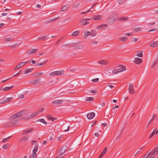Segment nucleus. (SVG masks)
Returning a JSON list of instances; mask_svg holds the SVG:
<instances>
[{
  "label": "nucleus",
  "instance_id": "f257e3e1",
  "mask_svg": "<svg viewBox=\"0 0 158 158\" xmlns=\"http://www.w3.org/2000/svg\"><path fill=\"white\" fill-rule=\"evenodd\" d=\"M64 73V70H60L58 71H56L52 73L50 75H60L63 74Z\"/></svg>",
  "mask_w": 158,
  "mask_h": 158
},
{
  "label": "nucleus",
  "instance_id": "f03ea898",
  "mask_svg": "<svg viewBox=\"0 0 158 158\" xmlns=\"http://www.w3.org/2000/svg\"><path fill=\"white\" fill-rule=\"evenodd\" d=\"M118 16L117 14L114 12H113L109 17V19L112 20L114 21H116L118 19Z\"/></svg>",
  "mask_w": 158,
  "mask_h": 158
},
{
  "label": "nucleus",
  "instance_id": "7ed1b4c3",
  "mask_svg": "<svg viewBox=\"0 0 158 158\" xmlns=\"http://www.w3.org/2000/svg\"><path fill=\"white\" fill-rule=\"evenodd\" d=\"M91 19L88 18L83 19L80 21V23L82 25H86L90 23V22H87V21Z\"/></svg>",
  "mask_w": 158,
  "mask_h": 158
},
{
  "label": "nucleus",
  "instance_id": "20e7f679",
  "mask_svg": "<svg viewBox=\"0 0 158 158\" xmlns=\"http://www.w3.org/2000/svg\"><path fill=\"white\" fill-rule=\"evenodd\" d=\"M40 78H37L33 79L32 81L30 82V83L31 84H39L40 82Z\"/></svg>",
  "mask_w": 158,
  "mask_h": 158
},
{
  "label": "nucleus",
  "instance_id": "39448f33",
  "mask_svg": "<svg viewBox=\"0 0 158 158\" xmlns=\"http://www.w3.org/2000/svg\"><path fill=\"white\" fill-rule=\"evenodd\" d=\"M95 116V114L94 112L90 113L87 115L88 118L89 119H93Z\"/></svg>",
  "mask_w": 158,
  "mask_h": 158
},
{
  "label": "nucleus",
  "instance_id": "423d86ee",
  "mask_svg": "<svg viewBox=\"0 0 158 158\" xmlns=\"http://www.w3.org/2000/svg\"><path fill=\"white\" fill-rule=\"evenodd\" d=\"M98 62L101 64L105 65L108 64L109 61L108 60H100Z\"/></svg>",
  "mask_w": 158,
  "mask_h": 158
},
{
  "label": "nucleus",
  "instance_id": "0eeeda50",
  "mask_svg": "<svg viewBox=\"0 0 158 158\" xmlns=\"http://www.w3.org/2000/svg\"><path fill=\"white\" fill-rule=\"evenodd\" d=\"M107 147H106L102 151L100 155L98 157V158H102L105 155L107 152Z\"/></svg>",
  "mask_w": 158,
  "mask_h": 158
},
{
  "label": "nucleus",
  "instance_id": "6e6552de",
  "mask_svg": "<svg viewBox=\"0 0 158 158\" xmlns=\"http://www.w3.org/2000/svg\"><path fill=\"white\" fill-rule=\"evenodd\" d=\"M117 67L119 68L118 69L120 72H123L126 69V67L123 65H119Z\"/></svg>",
  "mask_w": 158,
  "mask_h": 158
},
{
  "label": "nucleus",
  "instance_id": "1a4fd4ad",
  "mask_svg": "<svg viewBox=\"0 0 158 158\" xmlns=\"http://www.w3.org/2000/svg\"><path fill=\"white\" fill-rule=\"evenodd\" d=\"M67 149V147L66 146H65L62 147L60 149L59 153H64Z\"/></svg>",
  "mask_w": 158,
  "mask_h": 158
},
{
  "label": "nucleus",
  "instance_id": "9d476101",
  "mask_svg": "<svg viewBox=\"0 0 158 158\" xmlns=\"http://www.w3.org/2000/svg\"><path fill=\"white\" fill-rule=\"evenodd\" d=\"M158 45V42L157 41H152L150 44L149 45V46L150 47H156Z\"/></svg>",
  "mask_w": 158,
  "mask_h": 158
},
{
  "label": "nucleus",
  "instance_id": "9b49d317",
  "mask_svg": "<svg viewBox=\"0 0 158 158\" xmlns=\"http://www.w3.org/2000/svg\"><path fill=\"white\" fill-rule=\"evenodd\" d=\"M94 19L95 20H100L102 19V16L100 15H94Z\"/></svg>",
  "mask_w": 158,
  "mask_h": 158
},
{
  "label": "nucleus",
  "instance_id": "f8f14e48",
  "mask_svg": "<svg viewBox=\"0 0 158 158\" xmlns=\"http://www.w3.org/2000/svg\"><path fill=\"white\" fill-rule=\"evenodd\" d=\"M33 130V128H30L28 129L26 131H24L22 133L23 135L26 134L27 133L31 132V131H32Z\"/></svg>",
  "mask_w": 158,
  "mask_h": 158
},
{
  "label": "nucleus",
  "instance_id": "ddd939ff",
  "mask_svg": "<svg viewBox=\"0 0 158 158\" xmlns=\"http://www.w3.org/2000/svg\"><path fill=\"white\" fill-rule=\"evenodd\" d=\"M63 102V100H56L54 101L53 102V103L55 104H60L62 103Z\"/></svg>",
  "mask_w": 158,
  "mask_h": 158
},
{
  "label": "nucleus",
  "instance_id": "4468645a",
  "mask_svg": "<svg viewBox=\"0 0 158 158\" xmlns=\"http://www.w3.org/2000/svg\"><path fill=\"white\" fill-rule=\"evenodd\" d=\"M38 50V49H33L29 50L28 53L29 54H33L37 52Z\"/></svg>",
  "mask_w": 158,
  "mask_h": 158
},
{
  "label": "nucleus",
  "instance_id": "2eb2a0df",
  "mask_svg": "<svg viewBox=\"0 0 158 158\" xmlns=\"http://www.w3.org/2000/svg\"><path fill=\"white\" fill-rule=\"evenodd\" d=\"M158 63V60H154L153 64L151 66V68L152 69L154 68L157 64Z\"/></svg>",
  "mask_w": 158,
  "mask_h": 158
},
{
  "label": "nucleus",
  "instance_id": "dca6fc26",
  "mask_svg": "<svg viewBox=\"0 0 158 158\" xmlns=\"http://www.w3.org/2000/svg\"><path fill=\"white\" fill-rule=\"evenodd\" d=\"M69 7V5H65L63 6L61 8V10L62 11H65L66 10L68 9Z\"/></svg>",
  "mask_w": 158,
  "mask_h": 158
},
{
  "label": "nucleus",
  "instance_id": "f3484780",
  "mask_svg": "<svg viewBox=\"0 0 158 158\" xmlns=\"http://www.w3.org/2000/svg\"><path fill=\"white\" fill-rule=\"evenodd\" d=\"M29 138L28 136H25L21 138L20 139V141L21 142H24L27 140Z\"/></svg>",
  "mask_w": 158,
  "mask_h": 158
},
{
  "label": "nucleus",
  "instance_id": "a211bd4d",
  "mask_svg": "<svg viewBox=\"0 0 158 158\" xmlns=\"http://www.w3.org/2000/svg\"><path fill=\"white\" fill-rule=\"evenodd\" d=\"M14 38L12 37H10L8 38H5L4 40L5 42H8L11 41L13 40Z\"/></svg>",
  "mask_w": 158,
  "mask_h": 158
},
{
  "label": "nucleus",
  "instance_id": "6ab92c4d",
  "mask_svg": "<svg viewBox=\"0 0 158 158\" xmlns=\"http://www.w3.org/2000/svg\"><path fill=\"white\" fill-rule=\"evenodd\" d=\"M33 69V68H31L26 69L24 73L27 74L31 72Z\"/></svg>",
  "mask_w": 158,
  "mask_h": 158
},
{
  "label": "nucleus",
  "instance_id": "aec40b11",
  "mask_svg": "<svg viewBox=\"0 0 158 158\" xmlns=\"http://www.w3.org/2000/svg\"><path fill=\"white\" fill-rule=\"evenodd\" d=\"M24 112V111H22L16 113V114H17V117H18L23 116V114Z\"/></svg>",
  "mask_w": 158,
  "mask_h": 158
},
{
  "label": "nucleus",
  "instance_id": "412c9836",
  "mask_svg": "<svg viewBox=\"0 0 158 158\" xmlns=\"http://www.w3.org/2000/svg\"><path fill=\"white\" fill-rule=\"evenodd\" d=\"M108 25L106 24H103L98 26L97 28H103L107 27Z\"/></svg>",
  "mask_w": 158,
  "mask_h": 158
},
{
  "label": "nucleus",
  "instance_id": "4be33fe9",
  "mask_svg": "<svg viewBox=\"0 0 158 158\" xmlns=\"http://www.w3.org/2000/svg\"><path fill=\"white\" fill-rule=\"evenodd\" d=\"M79 43H80V42L73 43H70V44H65V45L67 46L78 45L79 44Z\"/></svg>",
  "mask_w": 158,
  "mask_h": 158
},
{
  "label": "nucleus",
  "instance_id": "5701e85b",
  "mask_svg": "<svg viewBox=\"0 0 158 158\" xmlns=\"http://www.w3.org/2000/svg\"><path fill=\"white\" fill-rule=\"evenodd\" d=\"M80 33L79 31H76L73 32L72 34V35L73 36H76L79 34Z\"/></svg>",
  "mask_w": 158,
  "mask_h": 158
},
{
  "label": "nucleus",
  "instance_id": "b1692460",
  "mask_svg": "<svg viewBox=\"0 0 158 158\" xmlns=\"http://www.w3.org/2000/svg\"><path fill=\"white\" fill-rule=\"evenodd\" d=\"M39 114V112H34L31 114V118H34Z\"/></svg>",
  "mask_w": 158,
  "mask_h": 158
},
{
  "label": "nucleus",
  "instance_id": "393cba45",
  "mask_svg": "<svg viewBox=\"0 0 158 158\" xmlns=\"http://www.w3.org/2000/svg\"><path fill=\"white\" fill-rule=\"evenodd\" d=\"M38 148V146L37 145H35L34 149L33 150V152L36 153L37 151Z\"/></svg>",
  "mask_w": 158,
  "mask_h": 158
},
{
  "label": "nucleus",
  "instance_id": "a878e982",
  "mask_svg": "<svg viewBox=\"0 0 158 158\" xmlns=\"http://www.w3.org/2000/svg\"><path fill=\"white\" fill-rule=\"evenodd\" d=\"M29 61H26L25 62H22L19 64V65H20V67H21L23 66L24 65L26 64L27 63L29 62Z\"/></svg>",
  "mask_w": 158,
  "mask_h": 158
},
{
  "label": "nucleus",
  "instance_id": "bb28decb",
  "mask_svg": "<svg viewBox=\"0 0 158 158\" xmlns=\"http://www.w3.org/2000/svg\"><path fill=\"white\" fill-rule=\"evenodd\" d=\"M142 62V60H135L134 61V62L136 64H139L141 63Z\"/></svg>",
  "mask_w": 158,
  "mask_h": 158
},
{
  "label": "nucleus",
  "instance_id": "cd10ccee",
  "mask_svg": "<svg viewBox=\"0 0 158 158\" xmlns=\"http://www.w3.org/2000/svg\"><path fill=\"white\" fill-rule=\"evenodd\" d=\"M128 19L127 17H121L119 18L118 20H123L125 21L127 20Z\"/></svg>",
  "mask_w": 158,
  "mask_h": 158
},
{
  "label": "nucleus",
  "instance_id": "c85d7f7f",
  "mask_svg": "<svg viewBox=\"0 0 158 158\" xmlns=\"http://www.w3.org/2000/svg\"><path fill=\"white\" fill-rule=\"evenodd\" d=\"M91 35L93 36H95L96 35V31L95 30H92L91 31Z\"/></svg>",
  "mask_w": 158,
  "mask_h": 158
},
{
  "label": "nucleus",
  "instance_id": "c756f323",
  "mask_svg": "<svg viewBox=\"0 0 158 158\" xmlns=\"http://www.w3.org/2000/svg\"><path fill=\"white\" fill-rule=\"evenodd\" d=\"M9 98H5L3 101H2L0 103V104H2L4 103H5L6 102H9Z\"/></svg>",
  "mask_w": 158,
  "mask_h": 158
},
{
  "label": "nucleus",
  "instance_id": "7c9ffc66",
  "mask_svg": "<svg viewBox=\"0 0 158 158\" xmlns=\"http://www.w3.org/2000/svg\"><path fill=\"white\" fill-rule=\"evenodd\" d=\"M39 121L40 122L43 123L44 124H47V122L44 120V119L43 118H41L39 119L38 120H37V121Z\"/></svg>",
  "mask_w": 158,
  "mask_h": 158
},
{
  "label": "nucleus",
  "instance_id": "2f4dec72",
  "mask_svg": "<svg viewBox=\"0 0 158 158\" xmlns=\"http://www.w3.org/2000/svg\"><path fill=\"white\" fill-rule=\"evenodd\" d=\"M119 40L122 41H126L128 40V38L126 37H121L119 38Z\"/></svg>",
  "mask_w": 158,
  "mask_h": 158
},
{
  "label": "nucleus",
  "instance_id": "473e14b6",
  "mask_svg": "<svg viewBox=\"0 0 158 158\" xmlns=\"http://www.w3.org/2000/svg\"><path fill=\"white\" fill-rule=\"evenodd\" d=\"M47 36L46 35L42 37L39 38L38 39V40H40L41 41L44 40L45 39H46V38Z\"/></svg>",
  "mask_w": 158,
  "mask_h": 158
},
{
  "label": "nucleus",
  "instance_id": "72a5a7b5",
  "mask_svg": "<svg viewBox=\"0 0 158 158\" xmlns=\"http://www.w3.org/2000/svg\"><path fill=\"white\" fill-rule=\"evenodd\" d=\"M9 146V144L7 143L4 144L2 148L4 149H6Z\"/></svg>",
  "mask_w": 158,
  "mask_h": 158
},
{
  "label": "nucleus",
  "instance_id": "f704fd0d",
  "mask_svg": "<svg viewBox=\"0 0 158 158\" xmlns=\"http://www.w3.org/2000/svg\"><path fill=\"white\" fill-rule=\"evenodd\" d=\"M155 131L156 129L154 130L152 132V133L151 134L149 135L148 137L149 139H150L154 135V134L155 133Z\"/></svg>",
  "mask_w": 158,
  "mask_h": 158
},
{
  "label": "nucleus",
  "instance_id": "c9c22d12",
  "mask_svg": "<svg viewBox=\"0 0 158 158\" xmlns=\"http://www.w3.org/2000/svg\"><path fill=\"white\" fill-rule=\"evenodd\" d=\"M47 62V61H44L42 63H38L37 64V66H40L42 65H43L44 64H46Z\"/></svg>",
  "mask_w": 158,
  "mask_h": 158
},
{
  "label": "nucleus",
  "instance_id": "e433bc0d",
  "mask_svg": "<svg viewBox=\"0 0 158 158\" xmlns=\"http://www.w3.org/2000/svg\"><path fill=\"white\" fill-rule=\"evenodd\" d=\"M142 30V28L141 27H138L137 28H135L133 31L135 32H137L138 31H139Z\"/></svg>",
  "mask_w": 158,
  "mask_h": 158
},
{
  "label": "nucleus",
  "instance_id": "4c0bfd02",
  "mask_svg": "<svg viewBox=\"0 0 158 158\" xmlns=\"http://www.w3.org/2000/svg\"><path fill=\"white\" fill-rule=\"evenodd\" d=\"M37 156L36 153H33L30 156V158H35Z\"/></svg>",
  "mask_w": 158,
  "mask_h": 158
},
{
  "label": "nucleus",
  "instance_id": "58836bf2",
  "mask_svg": "<svg viewBox=\"0 0 158 158\" xmlns=\"http://www.w3.org/2000/svg\"><path fill=\"white\" fill-rule=\"evenodd\" d=\"M43 75V73H36L35 74V77H40L42 76Z\"/></svg>",
  "mask_w": 158,
  "mask_h": 158
},
{
  "label": "nucleus",
  "instance_id": "ea45409f",
  "mask_svg": "<svg viewBox=\"0 0 158 158\" xmlns=\"http://www.w3.org/2000/svg\"><path fill=\"white\" fill-rule=\"evenodd\" d=\"M11 137V136H10L7 138L3 139H2V143H3V142H5L7 140H8Z\"/></svg>",
  "mask_w": 158,
  "mask_h": 158
},
{
  "label": "nucleus",
  "instance_id": "a19ab883",
  "mask_svg": "<svg viewBox=\"0 0 158 158\" xmlns=\"http://www.w3.org/2000/svg\"><path fill=\"white\" fill-rule=\"evenodd\" d=\"M112 73H114V74H117V73H119V72H119V70H118V69H114V70H113V71H112Z\"/></svg>",
  "mask_w": 158,
  "mask_h": 158
},
{
  "label": "nucleus",
  "instance_id": "79ce46f5",
  "mask_svg": "<svg viewBox=\"0 0 158 158\" xmlns=\"http://www.w3.org/2000/svg\"><path fill=\"white\" fill-rule=\"evenodd\" d=\"M94 98L92 97H88L87 98H86V101H93L94 100Z\"/></svg>",
  "mask_w": 158,
  "mask_h": 158
},
{
  "label": "nucleus",
  "instance_id": "37998d69",
  "mask_svg": "<svg viewBox=\"0 0 158 158\" xmlns=\"http://www.w3.org/2000/svg\"><path fill=\"white\" fill-rule=\"evenodd\" d=\"M153 150H154L153 153H154L155 154H156L158 152V147H156Z\"/></svg>",
  "mask_w": 158,
  "mask_h": 158
},
{
  "label": "nucleus",
  "instance_id": "c03bdc74",
  "mask_svg": "<svg viewBox=\"0 0 158 158\" xmlns=\"http://www.w3.org/2000/svg\"><path fill=\"white\" fill-rule=\"evenodd\" d=\"M17 118H18V117L16 114L12 115L10 117L11 119H14Z\"/></svg>",
  "mask_w": 158,
  "mask_h": 158
},
{
  "label": "nucleus",
  "instance_id": "a18cd8bd",
  "mask_svg": "<svg viewBox=\"0 0 158 158\" xmlns=\"http://www.w3.org/2000/svg\"><path fill=\"white\" fill-rule=\"evenodd\" d=\"M137 55L139 57H142L143 56L142 52H140L138 53L137 54Z\"/></svg>",
  "mask_w": 158,
  "mask_h": 158
},
{
  "label": "nucleus",
  "instance_id": "49530a36",
  "mask_svg": "<svg viewBox=\"0 0 158 158\" xmlns=\"http://www.w3.org/2000/svg\"><path fill=\"white\" fill-rule=\"evenodd\" d=\"M90 34L91 33L89 31H87L85 33V36L86 37H87L88 36L90 35Z\"/></svg>",
  "mask_w": 158,
  "mask_h": 158
},
{
  "label": "nucleus",
  "instance_id": "de8ad7c7",
  "mask_svg": "<svg viewBox=\"0 0 158 158\" xmlns=\"http://www.w3.org/2000/svg\"><path fill=\"white\" fill-rule=\"evenodd\" d=\"M129 90L130 93L132 94H133L135 93V91L133 89H130V88L129 89Z\"/></svg>",
  "mask_w": 158,
  "mask_h": 158
},
{
  "label": "nucleus",
  "instance_id": "09e8293b",
  "mask_svg": "<svg viewBox=\"0 0 158 158\" xmlns=\"http://www.w3.org/2000/svg\"><path fill=\"white\" fill-rule=\"evenodd\" d=\"M21 72H22V71L21 70H20L17 73L15 74L13 76V77H15L18 76L19 74H20L21 73Z\"/></svg>",
  "mask_w": 158,
  "mask_h": 158
},
{
  "label": "nucleus",
  "instance_id": "8fccbe9b",
  "mask_svg": "<svg viewBox=\"0 0 158 158\" xmlns=\"http://www.w3.org/2000/svg\"><path fill=\"white\" fill-rule=\"evenodd\" d=\"M156 155L154 153H153L150 156L149 158H154Z\"/></svg>",
  "mask_w": 158,
  "mask_h": 158
},
{
  "label": "nucleus",
  "instance_id": "3c124183",
  "mask_svg": "<svg viewBox=\"0 0 158 158\" xmlns=\"http://www.w3.org/2000/svg\"><path fill=\"white\" fill-rule=\"evenodd\" d=\"M75 48H76V49H82L83 47L82 46H75Z\"/></svg>",
  "mask_w": 158,
  "mask_h": 158
},
{
  "label": "nucleus",
  "instance_id": "603ef678",
  "mask_svg": "<svg viewBox=\"0 0 158 158\" xmlns=\"http://www.w3.org/2000/svg\"><path fill=\"white\" fill-rule=\"evenodd\" d=\"M58 156H59V158H62L64 157V155L63 154L60 153V154Z\"/></svg>",
  "mask_w": 158,
  "mask_h": 158
},
{
  "label": "nucleus",
  "instance_id": "864d4df0",
  "mask_svg": "<svg viewBox=\"0 0 158 158\" xmlns=\"http://www.w3.org/2000/svg\"><path fill=\"white\" fill-rule=\"evenodd\" d=\"M124 1L123 0H119L118 1V3L120 4H122L124 3Z\"/></svg>",
  "mask_w": 158,
  "mask_h": 158
},
{
  "label": "nucleus",
  "instance_id": "5fc2aeb1",
  "mask_svg": "<svg viewBox=\"0 0 158 158\" xmlns=\"http://www.w3.org/2000/svg\"><path fill=\"white\" fill-rule=\"evenodd\" d=\"M158 29L157 28H155L153 29H151L148 31V32H151L152 31H157Z\"/></svg>",
  "mask_w": 158,
  "mask_h": 158
},
{
  "label": "nucleus",
  "instance_id": "6e6d98bb",
  "mask_svg": "<svg viewBox=\"0 0 158 158\" xmlns=\"http://www.w3.org/2000/svg\"><path fill=\"white\" fill-rule=\"evenodd\" d=\"M99 81V79L98 78H96L95 79H93L92 80V81L93 82H96Z\"/></svg>",
  "mask_w": 158,
  "mask_h": 158
},
{
  "label": "nucleus",
  "instance_id": "4d7b16f0",
  "mask_svg": "<svg viewBox=\"0 0 158 158\" xmlns=\"http://www.w3.org/2000/svg\"><path fill=\"white\" fill-rule=\"evenodd\" d=\"M44 110V109L43 108H40L39 110L37 111L38 112H39V113H40L42 112Z\"/></svg>",
  "mask_w": 158,
  "mask_h": 158
},
{
  "label": "nucleus",
  "instance_id": "13d9d810",
  "mask_svg": "<svg viewBox=\"0 0 158 158\" xmlns=\"http://www.w3.org/2000/svg\"><path fill=\"white\" fill-rule=\"evenodd\" d=\"M133 84L132 83H130L129 84V89L130 88V89H133Z\"/></svg>",
  "mask_w": 158,
  "mask_h": 158
},
{
  "label": "nucleus",
  "instance_id": "bf43d9fd",
  "mask_svg": "<svg viewBox=\"0 0 158 158\" xmlns=\"http://www.w3.org/2000/svg\"><path fill=\"white\" fill-rule=\"evenodd\" d=\"M155 24V23L154 22H152L149 23L148 25L149 26H152L153 25H154Z\"/></svg>",
  "mask_w": 158,
  "mask_h": 158
},
{
  "label": "nucleus",
  "instance_id": "052dcab7",
  "mask_svg": "<svg viewBox=\"0 0 158 158\" xmlns=\"http://www.w3.org/2000/svg\"><path fill=\"white\" fill-rule=\"evenodd\" d=\"M106 74L110 76L111 75V73L109 71H106Z\"/></svg>",
  "mask_w": 158,
  "mask_h": 158
},
{
  "label": "nucleus",
  "instance_id": "680f3d73",
  "mask_svg": "<svg viewBox=\"0 0 158 158\" xmlns=\"http://www.w3.org/2000/svg\"><path fill=\"white\" fill-rule=\"evenodd\" d=\"M153 121L151 120L148 123L147 125V128L148 127V126L150 125V124Z\"/></svg>",
  "mask_w": 158,
  "mask_h": 158
},
{
  "label": "nucleus",
  "instance_id": "e2e57ef3",
  "mask_svg": "<svg viewBox=\"0 0 158 158\" xmlns=\"http://www.w3.org/2000/svg\"><path fill=\"white\" fill-rule=\"evenodd\" d=\"M9 90V89L8 87H5L3 89V90L4 91H7Z\"/></svg>",
  "mask_w": 158,
  "mask_h": 158
},
{
  "label": "nucleus",
  "instance_id": "0e129e2a",
  "mask_svg": "<svg viewBox=\"0 0 158 158\" xmlns=\"http://www.w3.org/2000/svg\"><path fill=\"white\" fill-rule=\"evenodd\" d=\"M97 92L98 91L96 90H93L91 91V93H97Z\"/></svg>",
  "mask_w": 158,
  "mask_h": 158
},
{
  "label": "nucleus",
  "instance_id": "69168bd1",
  "mask_svg": "<svg viewBox=\"0 0 158 158\" xmlns=\"http://www.w3.org/2000/svg\"><path fill=\"white\" fill-rule=\"evenodd\" d=\"M98 43L97 42V41H94V40H93L91 42V44H97Z\"/></svg>",
  "mask_w": 158,
  "mask_h": 158
},
{
  "label": "nucleus",
  "instance_id": "338daca9",
  "mask_svg": "<svg viewBox=\"0 0 158 158\" xmlns=\"http://www.w3.org/2000/svg\"><path fill=\"white\" fill-rule=\"evenodd\" d=\"M126 36H130L132 35V33H127L125 34Z\"/></svg>",
  "mask_w": 158,
  "mask_h": 158
},
{
  "label": "nucleus",
  "instance_id": "774afa93",
  "mask_svg": "<svg viewBox=\"0 0 158 158\" xmlns=\"http://www.w3.org/2000/svg\"><path fill=\"white\" fill-rule=\"evenodd\" d=\"M20 65H19V64H18L17 66L16 67L15 69V70H16V69H19L20 68Z\"/></svg>",
  "mask_w": 158,
  "mask_h": 158
}]
</instances>
